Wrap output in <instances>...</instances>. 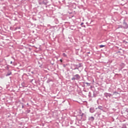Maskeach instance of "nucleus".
Masks as SVG:
<instances>
[{
    "mask_svg": "<svg viewBox=\"0 0 128 128\" xmlns=\"http://www.w3.org/2000/svg\"><path fill=\"white\" fill-rule=\"evenodd\" d=\"M75 78H76V80H80V75L78 74H76L74 76Z\"/></svg>",
    "mask_w": 128,
    "mask_h": 128,
    "instance_id": "1",
    "label": "nucleus"
},
{
    "mask_svg": "<svg viewBox=\"0 0 128 128\" xmlns=\"http://www.w3.org/2000/svg\"><path fill=\"white\" fill-rule=\"evenodd\" d=\"M123 28H128V24L126 23H124Z\"/></svg>",
    "mask_w": 128,
    "mask_h": 128,
    "instance_id": "2",
    "label": "nucleus"
},
{
    "mask_svg": "<svg viewBox=\"0 0 128 128\" xmlns=\"http://www.w3.org/2000/svg\"><path fill=\"white\" fill-rule=\"evenodd\" d=\"M104 46H106L104 45H100V48H104Z\"/></svg>",
    "mask_w": 128,
    "mask_h": 128,
    "instance_id": "3",
    "label": "nucleus"
},
{
    "mask_svg": "<svg viewBox=\"0 0 128 128\" xmlns=\"http://www.w3.org/2000/svg\"><path fill=\"white\" fill-rule=\"evenodd\" d=\"M62 56H64L65 58H66V56H67L66 54L65 53H63Z\"/></svg>",
    "mask_w": 128,
    "mask_h": 128,
    "instance_id": "4",
    "label": "nucleus"
},
{
    "mask_svg": "<svg viewBox=\"0 0 128 128\" xmlns=\"http://www.w3.org/2000/svg\"><path fill=\"white\" fill-rule=\"evenodd\" d=\"M72 80H76V77H73L72 78Z\"/></svg>",
    "mask_w": 128,
    "mask_h": 128,
    "instance_id": "5",
    "label": "nucleus"
},
{
    "mask_svg": "<svg viewBox=\"0 0 128 128\" xmlns=\"http://www.w3.org/2000/svg\"><path fill=\"white\" fill-rule=\"evenodd\" d=\"M60 62H62V60L60 59Z\"/></svg>",
    "mask_w": 128,
    "mask_h": 128,
    "instance_id": "6",
    "label": "nucleus"
},
{
    "mask_svg": "<svg viewBox=\"0 0 128 128\" xmlns=\"http://www.w3.org/2000/svg\"><path fill=\"white\" fill-rule=\"evenodd\" d=\"M84 24V22L81 23L80 25L82 26Z\"/></svg>",
    "mask_w": 128,
    "mask_h": 128,
    "instance_id": "7",
    "label": "nucleus"
},
{
    "mask_svg": "<svg viewBox=\"0 0 128 128\" xmlns=\"http://www.w3.org/2000/svg\"><path fill=\"white\" fill-rule=\"evenodd\" d=\"M10 64H12V62L11 61L10 62Z\"/></svg>",
    "mask_w": 128,
    "mask_h": 128,
    "instance_id": "8",
    "label": "nucleus"
},
{
    "mask_svg": "<svg viewBox=\"0 0 128 128\" xmlns=\"http://www.w3.org/2000/svg\"><path fill=\"white\" fill-rule=\"evenodd\" d=\"M92 118H93V120H94V117H92Z\"/></svg>",
    "mask_w": 128,
    "mask_h": 128,
    "instance_id": "9",
    "label": "nucleus"
},
{
    "mask_svg": "<svg viewBox=\"0 0 128 128\" xmlns=\"http://www.w3.org/2000/svg\"><path fill=\"white\" fill-rule=\"evenodd\" d=\"M86 84H88V83H86Z\"/></svg>",
    "mask_w": 128,
    "mask_h": 128,
    "instance_id": "10",
    "label": "nucleus"
},
{
    "mask_svg": "<svg viewBox=\"0 0 128 128\" xmlns=\"http://www.w3.org/2000/svg\"><path fill=\"white\" fill-rule=\"evenodd\" d=\"M27 105H28V103L27 104Z\"/></svg>",
    "mask_w": 128,
    "mask_h": 128,
    "instance_id": "11",
    "label": "nucleus"
}]
</instances>
